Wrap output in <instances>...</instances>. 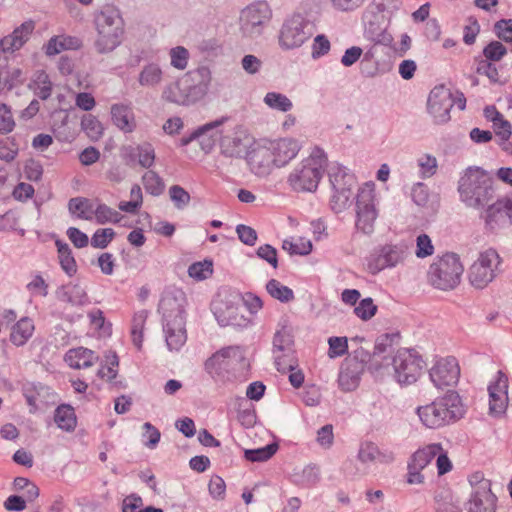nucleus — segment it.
<instances>
[{
    "instance_id": "nucleus-61",
    "label": "nucleus",
    "mask_w": 512,
    "mask_h": 512,
    "mask_svg": "<svg viewBox=\"0 0 512 512\" xmlns=\"http://www.w3.org/2000/svg\"><path fill=\"white\" fill-rule=\"evenodd\" d=\"M276 444H268L258 449L245 450V458L251 462H263L270 459L277 451Z\"/></svg>"
},
{
    "instance_id": "nucleus-25",
    "label": "nucleus",
    "mask_w": 512,
    "mask_h": 512,
    "mask_svg": "<svg viewBox=\"0 0 512 512\" xmlns=\"http://www.w3.org/2000/svg\"><path fill=\"white\" fill-rule=\"evenodd\" d=\"M228 118L221 117L197 128L198 143L205 153H210L222 141Z\"/></svg>"
},
{
    "instance_id": "nucleus-29",
    "label": "nucleus",
    "mask_w": 512,
    "mask_h": 512,
    "mask_svg": "<svg viewBox=\"0 0 512 512\" xmlns=\"http://www.w3.org/2000/svg\"><path fill=\"white\" fill-rule=\"evenodd\" d=\"M112 123L123 133H133L137 128L134 111L129 104L115 103L110 108Z\"/></svg>"
},
{
    "instance_id": "nucleus-14",
    "label": "nucleus",
    "mask_w": 512,
    "mask_h": 512,
    "mask_svg": "<svg viewBox=\"0 0 512 512\" xmlns=\"http://www.w3.org/2000/svg\"><path fill=\"white\" fill-rule=\"evenodd\" d=\"M252 142L253 137L244 127L234 125L228 120L220 142L221 152L228 157H242L247 154Z\"/></svg>"
},
{
    "instance_id": "nucleus-3",
    "label": "nucleus",
    "mask_w": 512,
    "mask_h": 512,
    "mask_svg": "<svg viewBox=\"0 0 512 512\" xmlns=\"http://www.w3.org/2000/svg\"><path fill=\"white\" fill-rule=\"evenodd\" d=\"M182 292L166 293L159 304L163 316V332L170 351H179L186 343L185 306Z\"/></svg>"
},
{
    "instance_id": "nucleus-2",
    "label": "nucleus",
    "mask_w": 512,
    "mask_h": 512,
    "mask_svg": "<svg viewBox=\"0 0 512 512\" xmlns=\"http://www.w3.org/2000/svg\"><path fill=\"white\" fill-rule=\"evenodd\" d=\"M96 38L94 48L98 54H109L118 48L124 38L125 23L120 10L106 5L94 14Z\"/></svg>"
},
{
    "instance_id": "nucleus-4",
    "label": "nucleus",
    "mask_w": 512,
    "mask_h": 512,
    "mask_svg": "<svg viewBox=\"0 0 512 512\" xmlns=\"http://www.w3.org/2000/svg\"><path fill=\"white\" fill-rule=\"evenodd\" d=\"M328 165L324 150L314 147L310 155L302 159L288 174L287 184L294 192L313 193L317 190L324 168L328 169Z\"/></svg>"
},
{
    "instance_id": "nucleus-49",
    "label": "nucleus",
    "mask_w": 512,
    "mask_h": 512,
    "mask_svg": "<svg viewBox=\"0 0 512 512\" xmlns=\"http://www.w3.org/2000/svg\"><path fill=\"white\" fill-rule=\"evenodd\" d=\"M81 128L91 141H98L102 138L104 127L99 119L92 115L86 114L81 119Z\"/></svg>"
},
{
    "instance_id": "nucleus-56",
    "label": "nucleus",
    "mask_w": 512,
    "mask_h": 512,
    "mask_svg": "<svg viewBox=\"0 0 512 512\" xmlns=\"http://www.w3.org/2000/svg\"><path fill=\"white\" fill-rule=\"evenodd\" d=\"M33 86L36 95L42 100L48 99L52 94V82L45 71H37L34 75Z\"/></svg>"
},
{
    "instance_id": "nucleus-20",
    "label": "nucleus",
    "mask_w": 512,
    "mask_h": 512,
    "mask_svg": "<svg viewBox=\"0 0 512 512\" xmlns=\"http://www.w3.org/2000/svg\"><path fill=\"white\" fill-rule=\"evenodd\" d=\"M489 414L500 417L505 414L508 407V378L498 371L495 379L488 385Z\"/></svg>"
},
{
    "instance_id": "nucleus-34",
    "label": "nucleus",
    "mask_w": 512,
    "mask_h": 512,
    "mask_svg": "<svg viewBox=\"0 0 512 512\" xmlns=\"http://www.w3.org/2000/svg\"><path fill=\"white\" fill-rule=\"evenodd\" d=\"M365 368L370 370L376 377L384 376V372H382L383 366L379 364L377 358H374V354L371 355L369 350L364 347L354 349V373L361 372Z\"/></svg>"
},
{
    "instance_id": "nucleus-10",
    "label": "nucleus",
    "mask_w": 512,
    "mask_h": 512,
    "mask_svg": "<svg viewBox=\"0 0 512 512\" xmlns=\"http://www.w3.org/2000/svg\"><path fill=\"white\" fill-rule=\"evenodd\" d=\"M375 190V183L368 181L359 187L356 196V219L354 225L357 231L364 235H371L374 232L375 222L378 217Z\"/></svg>"
},
{
    "instance_id": "nucleus-19",
    "label": "nucleus",
    "mask_w": 512,
    "mask_h": 512,
    "mask_svg": "<svg viewBox=\"0 0 512 512\" xmlns=\"http://www.w3.org/2000/svg\"><path fill=\"white\" fill-rule=\"evenodd\" d=\"M160 97L163 101L179 106H190L198 102L192 86L184 76L166 83L161 88Z\"/></svg>"
},
{
    "instance_id": "nucleus-45",
    "label": "nucleus",
    "mask_w": 512,
    "mask_h": 512,
    "mask_svg": "<svg viewBox=\"0 0 512 512\" xmlns=\"http://www.w3.org/2000/svg\"><path fill=\"white\" fill-rule=\"evenodd\" d=\"M418 168V176L421 179H429L435 176L438 172V160L430 153H422L416 159Z\"/></svg>"
},
{
    "instance_id": "nucleus-43",
    "label": "nucleus",
    "mask_w": 512,
    "mask_h": 512,
    "mask_svg": "<svg viewBox=\"0 0 512 512\" xmlns=\"http://www.w3.org/2000/svg\"><path fill=\"white\" fill-rule=\"evenodd\" d=\"M291 477L296 485L308 488L317 484L320 474L316 466L307 465L298 471H294Z\"/></svg>"
},
{
    "instance_id": "nucleus-37",
    "label": "nucleus",
    "mask_w": 512,
    "mask_h": 512,
    "mask_svg": "<svg viewBox=\"0 0 512 512\" xmlns=\"http://www.w3.org/2000/svg\"><path fill=\"white\" fill-rule=\"evenodd\" d=\"M35 325L32 319L22 317L11 328L10 340L16 346H23L32 337Z\"/></svg>"
},
{
    "instance_id": "nucleus-16",
    "label": "nucleus",
    "mask_w": 512,
    "mask_h": 512,
    "mask_svg": "<svg viewBox=\"0 0 512 512\" xmlns=\"http://www.w3.org/2000/svg\"><path fill=\"white\" fill-rule=\"evenodd\" d=\"M454 105L450 89L444 85L434 87L428 97L427 111L435 124H445L450 120Z\"/></svg>"
},
{
    "instance_id": "nucleus-5",
    "label": "nucleus",
    "mask_w": 512,
    "mask_h": 512,
    "mask_svg": "<svg viewBox=\"0 0 512 512\" xmlns=\"http://www.w3.org/2000/svg\"><path fill=\"white\" fill-rule=\"evenodd\" d=\"M421 423L430 429H438L454 423L465 414L462 399L456 391H448L433 402L417 408Z\"/></svg>"
},
{
    "instance_id": "nucleus-48",
    "label": "nucleus",
    "mask_w": 512,
    "mask_h": 512,
    "mask_svg": "<svg viewBox=\"0 0 512 512\" xmlns=\"http://www.w3.org/2000/svg\"><path fill=\"white\" fill-rule=\"evenodd\" d=\"M496 136L499 138V145L508 154L512 155V127L511 124L502 118L493 125Z\"/></svg>"
},
{
    "instance_id": "nucleus-42",
    "label": "nucleus",
    "mask_w": 512,
    "mask_h": 512,
    "mask_svg": "<svg viewBox=\"0 0 512 512\" xmlns=\"http://www.w3.org/2000/svg\"><path fill=\"white\" fill-rule=\"evenodd\" d=\"M55 245L57 247L59 263L62 270L70 277L75 275L77 272V264L70 246L61 240H56Z\"/></svg>"
},
{
    "instance_id": "nucleus-31",
    "label": "nucleus",
    "mask_w": 512,
    "mask_h": 512,
    "mask_svg": "<svg viewBox=\"0 0 512 512\" xmlns=\"http://www.w3.org/2000/svg\"><path fill=\"white\" fill-rule=\"evenodd\" d=\"M34 30L35 22L32 20H27L17 26L12 33L4 37L6 50H9L10 53L20 50L30 39Z\"/></svg>"
},
{
    "instance_id": "nucleus-47",
    "label": "nucleus",
    "mask_w": 512,
    "mask_h": 512,
    "mask_svg": "<svg viewBox=\"0 0 512 512\" xmlns=\"http://www.w3.org/2000/svg\"><path fill=\"white\" fill-rule=\"evenodd\" d=\"M358 298H360V292L354 289V314L363 321L370 320L378 310L377 305L369 297L362 299L357 304Z\"/></svg>"
},
{
    "instance_id": "nucleus-38",
    "label": "nucleus",
    "mask_w": 512,
    "mask_h": 512,
    "mask_svg": "<svg viewBox=\"0 0 512 512\" xmlns=\"http://www.w3.org/2000/svg\"><path fill=\"white\" fill-rule=\"evenodd\" d=\"M96 203L97 200L92 201L84 197H75L69 200L68 209L74 217L91 221L94 217Z\"/></svg>"
},
{
    "instance_id": "nucleus-63",
    "label": "nucleus",
    "mask_w": 512,
    "mask_h": 512,
    "mask_svg": "<svg viewBox=\"0 0 512 512\" xmlns=\"http://www.w3.org/2000/svg\"><path fill=\"white\" fill-rule=\"evenodd\" d=\"M212 273L213 264L209 260L193 263L188 268L189 276L198 281L207 279Z\"/></svg>"
},
{
    "instance_id": "nucleus-32",
    "label": "nucleus",
    "mask_w": 512,
    "mask_h": 512,
    "mask_svg": "<svg viewBox=\"0 0 512 512\" xmlns=\"http://www.w3.org/2000/svg\"><path fill=\"white\" fill-rule=\"evenodd\" d=\"M99 360V356L85 347L69 349L64 356V361L73 369H85L93 366Z\"/></svg>"
},
{
    "instance_id": "nucleus-11",
    "label": "nucleus",
    "mask_w": 512,
    "mask_h": 512,
    "mask_svg": "<svg viewBox=\"0 0 512 512\" xmlns=\"http://www.w3.org/2000/svg\"><path fill=\"white\" fill-rule=\"evenodd\" d=\"M315 25L304 20L299 14L288 16L279 31L278 44L284 51L302 47L314 34Z\"/></svg>"
},
{
    "instance_id": "nucleus-35",
    "label": "nucleus",
    "mask_w": 512,
    "mask_h": 512,
    "mask_svg": "<svg viewBox=\"0 0 512 512\" xmlns=\"http://www.w3.org/2000/svg\"><path fill=\"white\" fill-rule=\"evenodd\" d=\"M59 300L70 303L73 306H85L90 303L85 288L79 284H67L56 292Z\"/></svg>"
},
{
    "instance_id": "nucleus-41",
    "label": "nucleus",
    "mask_w": 512,
    "mask_h": 512,
    "mask_svg": "<svg viewBox=\"0 0 512 512\" xmlns=\"http://www.w3.org/2000/svg\"><path fill=\"white\" fill-rule=\"evenodd\" d=\"M441 451L442 446L439 443L426 445L414 452L409 462L423 470Z\"/></svg>"
},
{
    "instance_id": "nucleus-36",
    "label": "nucleus",
    "mask_w": 512,
    "mask_h": 512,
    "mask_svg": "<svg viewBox=\"0 0 512 512\" xmlns=\"http://www.w3.org/2000/svg\"><path fill=\"white\" fill-rule=\"evenodd\" d=\"M81 47V41L77 37L57 35L51 37L44 46L47 56H55L65 50H77Z\"/></svg>"
},
{
    "instance_id": "nucleus-46",
    "label": "nucleus",
    "mask_w": 512,
    "mask_h": 512,
    "mask_svg": "<svg viewBox=\"0 0 512 512\" xmlns=\"http://www.w3.org/2000/svg\"><path fill=\"white\" fill-rule=\"evenodd\" d=\"M263 103L271 110L282 113H287L293 109V102L280 92H267L263 98Z\"/></svg>"
},
{
    "instance_id": "nucleus-9",
    "label": "nucleus",
    "mask_w": 512,
    "mask_h": 512,
    "mask_svg": "<svg viewBox=\"0 0 512 512\" xmlns=\"http://www.w3.org/2000/svg\"><path fill=\"white\" fill-rule=\"evenodd\" d=\"M502 258L494 248H487L478 253L469 266L467 277L475 289H484L501 273Z\"/></svg>"
},
{
    "instance_id": "nucleus-62",
    "label": "nucleus",
    "mask_w": 512,
    "mask_h": 512,
    "mask_svg": "<svg viewBox=\"0 0 512 512\" xmlns=\"http://www.w3.org/2000/svg\"><path fill=\"white\" fill-rule=\"evenodd\" d=\"M142 182H143L145 190L153 196H158L163 192V189H164L163 181L159 177V175L152 170L147 171L143 175Z\"/></svg>"
},
{
    "instance_id": "nucleus-59",
    "label": "nucleus",
    "mask_w": 512,
    "mask_h": 512,
    "mask_svg": "<svg viewBox=\"0 0 512 512\" xmlns=\"http://www.w3.org/2000/svg\"><path fill=\"white\" fill-rule=\"evenodd\" d=\"M320 11L321 4L319 0H305L293 14H299L304 20H309L311 25H315V20Z\"/></svg>"
},
{
    "instance_id": "nucleus-33",
    "label": "nucleus",
    "mask_w": 512,
    "mask_h": 512,
    "mask_svg": "<svg viewBox=\"0 0 512 512\" xmlns=\"http://www.w3.org/2000/svg\"><path fill=\"white\" fill-rule=\"evenodd\" d=\"M192 86V91L196 95L198 101L202 100L208 93L211 82L212 72L207 66H200L194 71L185 75Z\"/></svg>"
},
{
    "instance_id": "nucleus-44",
    "label": "nucleus",
    "mask_w": 512,
    "mask_h": 512,
    "mask_svg": "<svg viewBox=\"0 0 512 512\" xmlns=\"http://www.w3.org/2000/svg\"><path fill=\"white\" fill-rule=\"evenodd\" d=\"M293 336L286 325H279L273 337V353L288 352L293 350Z\"/></svg>"
},
{
    "instance_id": "nucleus-21",
    "label": "nucleus",
    "mask_w": 512,
    "mask_h": 512,
    "mask_svg": "<svg viewBox=\"0 0 512 512\" xmlns=\"http://www.w3.org/2000/svg\"><path fill=\"white\" fill-rule=\"evenodd\" d=\"M241 358L242 351L239 347H225L215 352L205 361L204 369L212 378H220L229 370L234 360Z\"/></svg>"
},
{
    "instance_id": "nucleus-50",
    "label": "nucleus",
    "mask_w": 512,
    "mask_h": 512,
    "mask_svg": "<svg viewBox=\"0 0 512 512\" xmlns=\"http://www.w3.org/2000/svg\"><path fill=\"white\" fill-rule=\"evenodd\" d=\"M170 66L178 71H184L188 68L190 52L184 46H175L168 50Z\"/></svg>"
},
{
    "instance_id": "nucleus-55",
    "label": "nucleus",
    "mask_w": 512,
    "mask_h": 512,
    "mask_svg": "<svg viewBox=\"0 0 512 512\" xmlns=\"http://www.w3.org/2000/svg\"><path fill=\"white\" fill-rule=\"evenodd\" d=\"M434 508L438 512H457V506L450 490L442 488L436 491Z\"/></svg>"
},
{
    "instance_id": "nucleus-18",
    "label": "nucleus",
    "mask_w": 512,
    "mask_h": 512,
    "mask_svg": "<svg viewBox=\"0 0 512 512\" xmlns=\"http://www.w3.org/2000/svg\"><path fill=\"white\" fill-rule=\"evenodd\" d=\"M21 392L30 414H36L55 402V392L41 383L26 382L22 385Z\"/></svg>"
},
{
    "instance_id": "nucleus-39",
    "label": "nucleus",
    "mask_w": 512,
    "mask_h": 512,
    "mask_svg": "<svg viewBox=\"0 0 512 512\" xmlns=\"http://www.w3.org/2000/svg\"><path fill=\"white\" fill-rule=\"evenodd\" d=\"M215 314L222 326L246 327L250 323V320L244 317L239 308L233 305L226 306L225 309H218Z\"/></svg>"
},
{
    "instance_id": "nucleus-58",
    "label": "nucleus",
    "mask_w": 512,
    "mask_h": 512,
    "mask_svg": "<svg viewBox=\"0 0 512 512\" xmlns=\"http://www.w3.org/2000/svg\"><path fill=\"white\" fill-rule=\"evenodd\" d=\"M282 248L292 255H308L312 251V243L309 239L303 237H299L295 241L285 239Z\"/></svg>"
},
{
    "instance_id": "nucleus-57",
    "label": "nucleus",
    "mask_w": 512,
    "mask_h": 512,
    "mask_svg": "<svg viewBox=\"0 0 512 512\" xmlns=\"http://www.w3.org/2000/svg\"><path fill=\"white\" fill-rule=\"evenodd\" d=\"M106 358V365H102L97 375L101 378L106 380L107 382H112L116 376H117V368L119 365L118 357L115 353L109 352L105 356Z\"/></svg>"
},
{
    "instance_id": "nucleus-53",
    "label": "nucleus",
    "mask_w": 512,
    "mask_h": 512,
    "mask_svg": "<svg viewBox=\"0 0 512 512\" xmlns=\"http://www.w3.org/2000/svg\"><path fill=\"white\" fill-rule=\"evenodd\" d=\"M143 204V194L141 187L137 184L133 185L130 190V200L120 201L118 208L120 211L128 214H136Z\"/></svg>"
},
{
    "instance_id": "nucleus-15",
    "label": "nucleus",
    "mask_w": 512,
    "mask_h": 512,
    "mask_svg": "<svg viewBox=\"0 0 512 512\" xmlns=\"http://www.w3.org/2000/svg\"><path fill=\"white\" fill-rule=\"evenodd\" d=\"M388 13L369 5L363 15L365 36L375 43H389L391 36L387 33Z\"/></svg>"
},
{
    "instance_id": "nucleus-23",
    "label": "nucleus",
    "mask_w": 512,
    "mask_h": 512,
    "mask_svg": "<svg viewBox=\"0 0 512 512\" xmlns=\"http://www.w3.org/2000/svg\"><path fill=\"white\" fill-rule=\"evenodd\" d=\"M276 168L289 164L301 150V144L291 137L267 140Z\"/></svg>"
},
{
    "instance_id": "nucleus-40",
    "label": "nucleus",
    "mask_w": 512,
    "mask_h": 512,
    "mask_svg": "<svg viewBox=\"0 0 512 512\" xmlns=\"http://www.w3.org/2000/svg\"><path fill=\"white\" fill-rule=\"evenodd\" d=\"M54 421L61 430L73 431L77 425L74 408L68 404L58 406L54 413Z\"/></svg>"
},
{
    "instance_id": "nucleus-12",
    "label": "nucleus",
    "mask_w": 512,
    "mask_h": 512,
    "mask_svg": "<svg viewBox=\"0 0 512 512\" xmlns=\"http://www.w3.org/2000/svg\"><path fill=\"white\" fill-rule=\"evenodd\" d=\"M272 11L266 2H255L244 8L239 17V31L243 38L255 39L261 36L269 24Z\"/></svg>"
},
{
    "instance_id": "nucleus-60",
    "label": "nucleus",
    "mask_w": 512,
    "mask_h": 512,
    "mask_svg": "<svg viewBox=\"0 0 512 512\" xmlns=\"http://www.w3.org/2000/svg\"><path fill=\"white\" fill-rule=\"evenodd\" d=\"M273 358L277 370L281 373H287L288 369L298 367V359L294 351L273 353Z\"/></svg>"
},
{
    "instance_id": "nucleus-8",
    "label": "nucleus",
    "mask_w": 512,
    "mask_h": 512,
    "mask_svg": "<svg viewBox=\"0 0 512 512\" xmlns=\"http://www.w3.org/2000/svg\"><path fill=\"white\" fill-rule=\"evenodd\" d=\"M327 176L332 190L330 208L335 214L343 213L351 206L352 174L349 168L333 161L328 165Z\"/></svg>"
},
{
    "instance_id": "nucleus-64",
    "label": "nucleus",
    "mask_w": 512,
    "mask_h": 512,
    "mask_svg": "<svg viewBox=\"0 0 512 512\" xmlns=\"http://www.w3.org/2000/svg\"><path fill=\"white\" fill-rule=\"evenodd\" d=\"M19 152V145L14 137H6L0 141V159L6 162L13 161Z\"/></svg>"
},
{
    "instance_id": "nucleus-52",
    "label": "nucleus",
    "mask_w": 512,
    "mask_h": 512,
    "mask_svg": "<svg viewBox=\"0 0 512 512\" xmlns=\"http://www.w3.org/2000/svg\"><path fill=\"white\" fill-rule=\"evenodd\" d=\"M94 210L93 219H95L98 224L119 223L123 218L118 211L98 200Z\"/></svg>"
},
{
    "instance_id": "nucleus-7",
    "label": "nucleus",
    "mask_w": 512,
    "mask_h": 512,
    "mask_svg": "<svg viewBox=\"0 0 512 512\" xmlns=\"http://www.w3.org/2000/svg\"><path fill=\"white\" fill-rule=\"evenodd\" d=\"M425 362L421 355L414 349H399L392 358L391 370L390 364L383 366L382 372L391 375L392 378L401 386H407L415 383L422 374Z\"/></svg>"
},
{
    "instance_id": "nucleus-30",
    "label": "nucleus",
    "mask_w": 512,
    "mask_h": 512,
    "mask_svg": "<svg viewBox=\"0 0 512 512\" xmlns=\"http://www.w3.org/2000/svg\"><path fill=\"white\" fill-rule=\"evenodd\" d=\"M465 507L467 512H496L497 497L491 489L471 492Z\"/></svg>"
},
{
    "instance_id": "nucleus-26",
    "label": "nucleus",
    "mask_w": 512,
    "mask_h": 512,
    "mask_svg": "<svg viewBox=\"0 0 512 512\" xmlns=\"http://www.w3.org/2000/svg\"><path fill=\"white\" fill-rule=\"evenodd\" d=\"M480 211L482 219L490 230L512 223V214L504 199L493 200Z\"/></svg>"
},
{
    "instance_id": "nucleus-28",
    "label": "nucleus",
    "mask_w": 512,
    "mask_h": 512,
    "mask_svg": "<svg viewBox=\"0 0 512 512\" xmlns=\"http://www.w3.org/2000/svg\"><path fill=\"white\" fill-rule=\"evenodd\" d=\"M121 157L127 163L137 161L143 168H150L155 161V151L150 143H143L136 146L126 145L121 148Z\"/></svg>"
},
{
    "instance_id": "nucleus-13",
    "label": "nucleus",
    "mask_w": 512,
    "mask_h": 512,
    "mask_svg": "<svg viewBox=\"0 0 512 512\" xmlns=\"http://www.w3.org/2000/svg\"><path fill=\"white\" fill-rule=\"evenodd\" d=\"M409 252L404 243L385 244L374 249L365 260L366 270L375 275L404 263Z\"/></svg>"
},
{
    "instance_id": "nucleus-6",
    "label": "nucleus",
    "mask_w": 512,
    "mask_h": 512,
    "mask_svg": "<svg viewBox=\"0 0 512 512\" xmlns=\"http://www.w3.org/2000/svg\"><path fill=\"white\" fill-rule=\"evenodd\" d=\"M463 272L459 255L448 252L434 258L427 272V280L434 288L449 291L460 284Z\"/></svg>"
},
{
    "instance_id": "nucleus-24",
    "label": "nucleus",
    "mask_w": 512,
    "mask_h": 512,
    "mask_svg": "<svg viewBox=\"0 0 512 512\" xmlns=\"http://www.w3.org/2000/svg\"><path fill=\"white\" fill-rule=\"evenodd\" d=\"M166 74L161 63L148 61L140 67L135 79L138 87L143 90H158L164 86Z\"/></svg>"
},
{
    "instance_id": "nucleus-54",
    "label": "nucleus",
    "mask_w": 512,
    "mask_h": 512,
    "mask_svg": "<svg viewBox=\"0 0 512 512\" xmlns=\"http://www.w3.org/2000/svg\"><path fill=\"white\" fill-rule=\"evenodd\" d=\"M148 317L146 310L138 311L134 314L131 324V337L133 344L137 349H141L143 343V331Z\"/></svg>"
},
{
    "instance_id": "nucleus-51",
    "label": "nucleus",
    "mask_w": 512,
    "mask_h": 512,
    "mask_svg": "<svg viewBox=\"0 0 512 512\" xmlns=\"http://www.w3.org/2000/svg\"><path fill=\"white\" fill-rule=\"evenodd\" d=\"M266 290L272 298L282 303H288L294 299L293 290L276 279H271L267 282Z\"/></svg>"
},
{
    "instance_id": "nucleus-22",
    "label": "nucleus",
    "mask_w": 512,
    "mask_h": 512,
    "mask_svg": "<svg viewBox=\"0 0 512 512\" xmlns=\"http://www.w3.org/2000/svg\"><path fill=\"white\" fill-rule=\"evenodd\" d=\"M246 155L251 171L259 177L270 175L276 168L267 139L255 143V146Z\"/></svg>"
},
{
    "instance_id": "nucleus-17",
    "label": "nucleus",
    "mask_w": 512,
    "mask_h": 512,
    "mask_svg": "<svg viewBox=\"0 0 512 512\" xmlns=\"http://www.w3.org/2000/svg\"><path fill=\"white\" fill-rule=\"evenodd\" d=\"M429 377L438 389L456 385L460 377V367L454 357H445L437 360L429 370Z\"/></svg>"
},
{
    "instance_id": "nucleus-27",
    "label": "nucleus",
    "mask_w": 512,
    "mask_h": 512,
    "mask_svg": "<svg viewBox=\"0 0 512 512\" xmlns=\"http://www.w3.org/2000/svg\"><path fill=\"white\" fill-rule=\"evenodd\" d=\"M396 458L394 449L378 447L373 442H363L358 450V459L362 463L391 464Z\"/></svg>"
},
{
    "instance_id": "nucleus-1",
    "label": "nucleus",
    "mask_w": 512,
    "mask_h": 512,
    "mask_svg": "<svg viewBox=\"0 0 512 512\" xmlns=\"http://www.w3.org/2000/svg\"><path fill=\"white\" fill-rule=\"evenodd\" d=\"M457 193L467 209L483 210L496 196L493 173L476 165L466 167L459 173Z\"/></svg>"
}]
</instances>
